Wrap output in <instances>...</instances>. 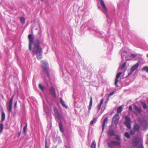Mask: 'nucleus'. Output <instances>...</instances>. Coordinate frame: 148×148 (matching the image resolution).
Here are the masks:
<instances>
[{
	"mask_svg": "<svg viewBox=\"0 0 148 148\" xmlns=\"http://www.w3.org/2000/svg\"><path fill=\"white\" fill-rule=\"evenodd\" d=\"M100 4L103 8L101 9L102 12L106 15L107 18V22L108 23L106 27H108V31L106 34L103 32H101L97 30L93 29L92 28L89 27L88 28L89 31H91V33L94 34L97 36L101 38H105V40L106 43H108L109 46L108 48L109 50H112L113 49V43L110 41L109 40L111 39L113 40H114L115 38L113 35H111L110 34V25L113 22L115 21L114 18H112L109 17L108 15L107 9L105 4V3L103 0H99Z\"/></svg>",
	"mask_w": 148,
	"mask_h": 148,
	"instance_id": "1",
	"label": "nucleus"
},
{
	"mask_svg": "<svg viewBox=\"0 0 148 148\" xmlns=\"http://www.w3.org/2000/svg\"><path fill=\"white\" fill-rule=\"evenodd\" d=\"M28 37L29 42V50H31L32 45L33 44L34 46L32 51L33 55H36L38 60L41 59L42 58L43 51L40 46V44L43 42L44 38L42 36L41 30H38L35 39L33 36L31 34H29Z\"/></svg>",
	"mask_w": 148,
	"mask_h": 148,
	"instance_id": "2",
	"label": "nucleus"
},
{
	"mask_svg": "<svg viewBox=\"0 0 148 148\" xmlns=\"http://www.w3.org/2000/svg\"><path fill=\"white\" fill-rule=\"evenodd\" d=\"M118 19L119 20H122V22L125 21L127 24V16L125 14L127 11V8L123 9L122 6L119 5H118Z\"/></svg>",
	"mask_w": 148,
	"mask_h": 148,
	"instance_id": "3",
	"label": "nucleus"
},
{
	"mask_svg": "<svg viewBox=\"0 0 148 148\" xmlns=\"http://www.w3.org/2000/svg\"><path fill=\"white\" fill-rule=\"evenodd\" d=\"M41 65L42 71L49 78V69L48 64L47 61L42 60L41 61Z\"/></svg>",
	"mask_w": 148,
	"mask_h": 148,
	"instance_id": "4",
	"label": "nucleus"
},
{
	"mask_svg": "<svg viewBox=\"0 0 148 148\" xmlns=\"http://www.w3.org/2000/svg\"><path fill=\"white\" fill-rule=\"evenodd\" d=\"M119 53L121 54L122 62L124 61H126L128 60L127 57L129 56L127 55V52L125 50V48H123L120 51Z\"/></svg>",
	"mask_w": 148,
	"mask_h": 148,
	"instance_id": "5",
	"label": "nucleus"
},
{
	"mask_svg": "<svg viewBox=\"0 0 148 148\" xmlns=\"http://www.w3.org/2000/svg\"><path fill=\"white\" fill-rule=\"evenodd\" d=\"M125 121L124 122V124L125 125L128 129L131 128V120L130 117L126 115L125 117Z\"/></svg>",
	"mask_w": 148,
	"mask_h": 148,
	"instance_id": "6",
	"label": "nucleus"
},
{
	"mask_svg": "<svg viewBox=\"0 0 148 148\" xmlns=\"http://www.w3.org/2000/svg\"><path fill=\"white\" fill-rule=\"evenodd\" d=\"M121 144V142L114 140H111L110 143H108V146L110 148H112L113 147V145L116 146H119Z\"/></svg>",
	"mask_w": 148,
	"mask_h": 148,
	"instance_id": "7",
	"label": "nucleus"
},
{
	"mask_svg": "<svg viewBox=\"0 0 148 148\" xmlns=\"http://www.w3.org/2000/svg\"><path fill=\"white\" fill-rule=\"evenodd\" d=\"M139 66V64L138 63L133 66L131 68L130 73H128V75L126 76V78H127L128 77H130L134 71L138 68Z\"/></svg>",
	"mask_w": 148,
	"mask_h": 148,
	"instance_id": "8",
	"label": "nucleus"
},
{
	"mask_svg": "<svg viewBox=\"0 0 148 148\" xmlns=\"http://www.w3.org/2000/svg\"><path fill=\"white\" fill-rule=\"evenodd\" d=\"M119 116V115L118 114H116L112 118V121L115 125H117L119 122L120 119Z\"/></svg>",
	"mask_w": 148,
	"mask_h": 148,
	"instance_id": "9",
	"label": "nucleus"
},
{
	"mask_svg": "<svg viewBox=\"0 0 148 148\" xmlns=\"http://www.w3.org/2000/svg\"><path fill=\"white\" fill-rule=\"evenodd\" d=\"M53 111L56 118L58 120H60L61 119V117L60 114L58 112V110L56 107H55L54 108Z\"/></svg>",
	"mask_w": 148,
	"mask_h": 148,
	"instance_id": "10",
	"label": "nucleus"
},
{
	"mask_svg": "<svg viewBox=\"0 0 148 148\" xmlns=\"http://www.w3.org/2000/svg\"><path fill=\"white\" fill-rule=\"evenodd\" d=\"M140 140L137 138H134L132 141V145L134 147H136L140 143Z\"/></svg>",
	"mask_w": 148,
	"mask_h": 148,
	"instance_id": "11",
	"label": "nucleus"
},
{
	"mask_svg": "<svg viewBox=\"0 0 148 148\" xmlns=\"http://www.w3.org/2000/svg\"><path fill=\"white\" fill-rule=\"evenodd\" d=\"M122 73V72H119L116 75V77L115 79V84L116 87H118V86L117 85V83L118 82V79L120 77V76Z\"/></svg>",
	"mask_w": 148,
	"mask_h": 148,
	"instance_id": "12",
	"label": "nucleus"
},
{
	"mask_svg": "<svg viewBox=\"0 0 148 148\" xmlns=\"http://www.w3.org/2000/svg\"><path fill=\"white\" fill-rule=\"evenodd\" d=\"M50 94L52 95L54 97H56V91L54 88L52 87L49 90Z\"/></svg>",
	"mask_w": 148,
	"mask_h": 148,
	"instance_id": "13",
	"label": "nucleus"
},
{
	"mask_svg": "<svg viewBox=\"0 0 148 148\" xmlns=\"http://www.w3.org/2000/svg\"><path fill=\"white\" fill-rule=\"evenodd\" d=\"M107 135L109 136H115V132L113 130H109L107 132Z\"/></svg>",
	"mask_w": 148,
	"mask_h": 148,
	"instance_id": "14",
	"label": "nucleus"
},
{
	"mask_svg": "<svg viewBox=\"0 0 148 148\" xmlns=\"http://www.w3.org/2000/svg\"><path fill=\"white\" fill-rule=\"evenodd\" d=\"M140 127L139 125L136 124L134 125L133 129L135 131L137 132L139 130Z\"/></svg>",
	"mask_w": 148,
	"mask_h": 148,
	"instance_id": "15",
	"label": "nucleus"
},
{
	"mask_svg": "<svg viewBox=\"0 0 148 148\" xmlns=\"http://www.w3.org/2000/svg\"><path fill=\"white\" fill-rule=\"evenodd\" d=\"M92 99L91 97H90V101L89 103V105L88 106V114H89L90 113V111L91 109L92 105Z\"/></svg>",
	"mask_w": 148,
	"mask_h": 148,
	"instance_id": "16",
	"label": "nucleus"
},
{
	"mask_svg": "<svg viewBox=\"0 0 148 148\" xmlns=\"http://www.w3.org/2000/svg\"><path fill=\"white\" fill-rule=\"evenodd\" d=\"M108 120V117H106L105 119H104V121H103L102 126V131L103 132L104 131V128L105 126V125L106 123H107V122Z\"/></svg>",
	"mask_w": 148,
	"mask_h": 148,
	"instance_id": "17",
	"label": "nucleus"
},
{
	"mask_svg": "<svg viewBox=\"0 0 148 148\" xmlns=\"http://www.w3.org/2000/svg\"><path fill=\"white\" fill-rule=\"evenodd\" d=\"M60 102L62 106L66 109H67L68 107L66 105L65 102L61 98L60 99Z\"/></svg>",
	"mask_w": 148,
	"mask_h": 148,
	"instance_id": "18",
	"label": "nucleus"
},
{
	"mask_svg": "<svg viewBox=\"0 0 148 148\" xmlns=\"http://www.w3.org/2000/svg\"><path fill=\"white\" fill-rule=\"evenodd\" d=\"M59 128L60 129V131L62 133H63L64 132V130L63 124L61 122H60L59 123Z\"/></svg>",
	"mask_w": 148,
	"mask_h": 148,
	"instance_id": "19",
	"label": "nucleus"
},
{
	"mask_svg": "<svg viewBox=\"0 0 148 148\" xmlns=\"http://www.w3.org/2000/svg\"><path fill=\"white\" fill-rule=\"evenodd\" d=\"M27 123H25V126L24 127L23 129V133L25 135H26V134L27 132Z\"/></svg>",
	"mask_w": 148,
	"mask_h": 148,
	"instance_id": "20",
	"label": "nucleus"
},
{
	"mask_svg": "<svg viewBox=\"0 0 148 148\" xmlns=\"http://www.w3.org/2000/svg\"><path fill=\"white\" fill-rule=\"evenodd\" d=\"M126 62H124L123 64L121 66H120L119 67L118 71H119L120 70H121L125 68L126 66Z\"/></svg>",
	"mask_w": 148,
	"mask_h": 148,
	"instance_id": "21",
	"label": "nucleus"
},
{
	"mask_svg": "<svg viewBox=\"0 0 148 148\" xmlns=\"http://www.w3.org/2000/svg\"><path fill=\"white\" fill-rule=\"evenodd\" d=\"M103 99H102L101 100L100 103L98 105V106H97V108L98 111L100 110L101 108V105L103 104Z\"/></svg>",
	"mask_w": 148,
	"mask_h": 148,
	"instance_id": "22",
	"label": "nucleus"
},
{
	"mask_svg": "<svg viewBox=\"0 0 148 148\" xmlns=\"http://www.w3.org/2000/svg\"><path fill=\"white\" fill-rule=\"evenodd\" d=\"M14 97V95H13L9 101V103L8 105V106H12L13 100Z\"/></svg>",
	"mask_w": 148,
	"mask_h": 148,
	"instance_id": "23",
	"label": "nucleus"
},
{
	"mask_svg": "<svg viewBox=\"0 0 148 148\" xmlns=\"http://www.w3.org/2000/svg\"><path fill=\"white\" fill-rule=\"evenodd\" d=\"M5 113L3 112H2L1 113V121L2 122H3L5 119Z\"/></svg>",
	"mask_w": 148,
	"mask_h": 148,
	"instance_id": "24",
	"label": "nucleus"
},
{
	"mask_svg": "<svg viewBox=\"0 0 148 148\" xmlns=\"http://www.w3.org/2000/svg\"><path fill=\"white\" fill-rule=\"evenodd\" d=\"M96 143L95 140L92 141V144L90 145L91 148H96Z\"/></svg>",
	"mask_w": 148,
	"mask_h": 148,
	"instance_id": "25",
	"label": "nucleus"
},
{
	"mask_svg": "<svg viewBox=\"0 0 148 148\" xmlns=\"http://www.w3.org/2000/svg\"><path fill=\"white\" fill-rule=\"evenodd\" d=\"M122 110V107L121 106L119 107L117 109V114H118L121 113Z\"/></svg>",
	"mask_w": 148,
	"mask_h": 148,
	"instance_id": "26",
	"label": "nucleus"
},
{
	"mask_svg": "<svg viewBox=\"0 0 148 148\" xmlns=\"http://www.w3.org/2000/svg\"><path fill=\"white\" fill-rule=\"evenodd\" d=\"M20 22L23 24H25V18L23 17H19Z\"/></svg>",
	"mask_w": 148,
	"mask_h": 148,
	"instance_id": "27",
	"label": "nucleus"
},
{
	"mask_svg": "<svg viewBox=\"0 0 148 148\" xmlns=\"http://www.w3.org/2000/svg\"><path fill=\"white\" fill-rule=\"evenodd\" d=\"M135 110L138 113H140L142 112V109L141 108L138 107L136 106H135Z\"/></svg>",
	"mask_w": 148,
	"mask_h": 148,
	"instance_id": "28",
	"label": "nucleus"
},
{
	"mask_svg": "<svg viewBox=\"0 0 148 148\" xmlns=\"http://www.w3.org/2000/svg\"><path fill=\"white\" fill-rule=\"evenodd\" d=\"M114 139H115L116 140H118V141L120 142L121 141V137L117 135H115V137L114 138Z\"/></svg>",
	"mask_w": 148,
	"mask_h": 148,
	"instance_id": "29",
	"label": "nucleus"
},
{
	"mask_svg": "<svg viewBox=\"0 0 148 148\" xmlns=\"http://www.w3.org/2000/svg\"><path fill=\"white\" fill-rule=\"evenodd\" d=\"M141 104L144 109H145L147 108V107L146 104L145 102H142L141 103Z\"/></svg>",
	"mask_w": 148,
	"mask_h": 148,
	"instance_id": "30",
	"label": "nucleus"
},
{
	"mask_svg": "<svg viewBox=\"0 0 148 148\" xmlns=\"http://www.w3.org/2000/svg\"><path fill=\"white\" fill-rule=\"evenodd\" d=\"M97 119L96 117L95 118H93L92 120L90 122V124L91 125H92L94 123L96 122L97 121Z\"/></svg>",
	"mask_w": 148,
	"mask_h": 148,
	"instance_id": "31",
	"label": "nucleus"
},
{
	"mask_svg": "<svg viewBox=\"0 0 148 148\" xmlns=\"http://www.w3.org/2000/svg\"><path fill=\"white\" fill-rule=\"evenodd\" d=\"M124 136L127 138H130V135L128 132H125L124 134Z\"/></svg>",
	"mask_w": 148,
	"mask_h": 148,
	"instance_id": "32",
	"label": "nucleus"
},
{
	"mask_svg": "<svg viewBox=\"0 0 148 148\" xmlns=\"http://www.w3.org/2000/svg\"><path fill=\"white\" fill-rule=\"evenodd\" d=\"M124 1L125 5L127 7L129 4L130 0H124Z\"/></svg>",
	"mask_w": 148,
	"mask_h": 148,
	"instance_id": "33",
	"label": "nucleus"
},
{
	"mask_svg": "<svg viewBox=\"0 0 148 148\" xmlns=\"http://www.w3.org/2000/svg\"><path fill=\"white\" fill-rule=\"evenodd\" d=\"M8 112L9 113L12 112V106H8L7 108Z\"/></svg>",
	"mask_w": 148,
	"mask_h": 148,
	"instance_id": "34",
	"label": "nucleus"
},
{
	"mask_svg": "<svg viewBox=\"0 0 148 148\" xmlns=\"http://www.w3.org/2000/svg\"><path fill=\"white\" fill-rule=\"evenodd\" d=\"M142 70L143 71H145L147 73H148V67L146 66L143 67L142 69Z\"/></svg>",
	"mask_w": 148,
	"mask_h": 148,
	"instance_id": "35",
	"label": "nucleus"
},
{
	"mask_svg": "<svg viewBox=\"0 0 148 148\" xmlns=\"http://www.w3.org/2000/svg\"><path fill=\"white\" fill-rule=\"evenodd\" d=\"M130 83L128 82H123V85L124 86H126L129 85Z\"/></svg>",
	"mask_w": 148,
	"mask_h": 148,
	"instance_id": "36",
	"label": "nucleus"
},
{
	"mask_svg": "<svg viewBox=\"0 0 148 148\" xmlns=\"http://www.w3.org/2000/svg\"><path fill=\"white\" fill-rule=\"evenodd\" d=\"M115 93V92L114 91H112L111 92H110L108 95V97H109L111 96L114 95Z\"/></svg>",
	"mask_w": 148,
	"mask_h": 148,
	"instance_id": "37",
	"label": "nucleus"
},
{
	"mask_svg": "<svg viewBox=\"0 0 148 148\" xmlns=\"http://www.w3.org/2000/svg\"><path fill=\"white\" fill-rule=\"evenodd\" d=\"M135 132L136 131H135L134 130V131L131 130L130 131V134L131 135H133L135 134Z\"/></svg>",
	"mask_w": 148,
	"mask_h": 148,
	"instance_id": "38",
	"label": "nucleus"
},
{
	"mask_svg": "<svg viewBox=\"0 0 148 148\" xmlns=\"http://www.w3.org/2000/svg\"><path fill=\"white\" fill-rule=\"evenodd\" d=\"M45 148H49L47 146V139H45Z\"/></svg>",
	"mask_w": 148,
	"mask_h": 148,
	"instance_id": "39",
	"label": "nucleus"
},
{
	"mask_svg": "<svg viewBox=\"0 0 148 148\" xmlns=\"http://www.w3.org/2000/svg\"><path fill=\"white\" fill-rule=\"evenodd\" d=\"M136 56H137V55L136 54H132L130 55V57L134 58Z\"/></svg>",
	"mask_w": 148,
	"mask_h": 148,
	"instance_id": "40",
	"label": "nucleus"
},
{
	"mask_svg": "<svg viewBox=\"0 0 148 148\" xmlns=\"http://www.w3.org/2000/svg\"><path fill=\"white\" fill-rule=\"evenodd\" d=\"M39 88L41 89L42 91L44 90V88L40 84H39Z\"/></svg>",
	"mask_w": 148,
	"mask_h": 148,
	"instance_id": "41",
	"label": "nucleus"
},
{
	"mask_svg": "<svg viewBox=\"0 0 148 148\" xmlns=\"http://www.w3.org/2000/svg\"><path fill=\"white\" fill-rule=\"evenodd\" d=\"M137 148H143V145L141 144L139 145L138 146Z\"/></svg>",
	"mask_w": 148,
	"mask_h": 148,
	"instance_id": "42",
	"label": "nucleus"
},
{
	"mask_svg": "<svg viewBox=\"0 0 148 148\" xmlns=\"http://www.w3.org/2000/svg\"><path fill=\"white\" fill-rule=\"evenodd\" d=\"M17 101H16L14 103V106L15 108H17Z\"/></svg>",
	"mask_w": 148,
	"mask_h": 148,
	"instance_id": "43",
	"label": "nucleus"
},
{
	"mask_svg": "<svg viewBox=\"0 0 148 148\" xmlns=\"http://www.w3.org/2000/svg\"><path fill=\"white\" fill-rule=\"evenodd\" d=\"M3 125L2 123H0V129H3Z\"/></svg>",
	"mask_w": 148,
	"mask_h": 148,
	"instance_id": "44",
	"label": "nucleus"
},
{
	"mask_svg": "<svg viewBox=\"0 0 148 148\" xmlns=\"http://www.w3.org/2000/svg\"><path fill=\"white\" fill-rule=\"evenodd\" d=\"M129 110L130 111L132 110V108L131 106H130L129 107Z\"/></svg>",
	"mask_w": 148,
	"mask_h": 148,
	"instance_id": "45",
	"label": "nucleus"
},
{
	"mask_svg": "<svg viewBox=\"0 0 148 148\" xmlns=\"http://www.w3.org/2000/svg\"><path fill=\"white\" fill-rule=\"evenodd\" d=\"M21 134V130L20 132L18 133V137H19Z\"/></svg>",
	"mask_w": 148,
	"mask_h": 148,
	"instance_id": "46",
	"label": "nucleus"
},
{
	"mask_svg": "<svg viewBox=\"0 0 148 148\" xmlns=\"http://www.w3.org/2000/svg\"><path fill=\"white\" fill-rule=\"evenodd\" d=\"M65 148H69V145H65Z\"/></svg>",
	"mask_w": 148,
	"mask_h": 148,
	"instance_id": "47",
	"label": "nucleus"
},
{
	"mask_svg": "<svg viewBox=\"0 0 148 148\" xmlns=\"http://www.w3.org/2000/svg\"><path fill=\"white\" fill-rule=\"evenodd\" d=\"M3 129H0V133H1L2 132Z\"/></svg>",
	"mask_w": 148,
	"mask_h": 148,
	"instance_id": "48",
	"label": "nucleus"
},
{
	"mask_svg": "<svg viewBox=\"0 0 148 148\" xmlns=\"http://www.w3.org/2000/svg\"><path fill=\"white\" fill-rule=\"evenodd\" d=\"M145 47H147V48H148V45H147V44H145Z\"/></svg>",
	"mask_w": 148,
	"mask_h": 148,
	"instance_id": "49",
	"label": "nucleus"
},
{
	"mask_svg": "<svg viewBox=\"0 0 148 148\" xmlns=\"http://www.w3.org/2000/svg\"><path fill=\"white\" fill-rule=\"evenodd\" d=\"M103 107H104V109H105V108H106V106H104Z\"/></svg>",
	"mask_w": 148,
	"mask_h": 148,
	"instance_id": "50",
	"label": "nucleus"
},
{
	"mask_svg": "<svg viewBox=\"0 0 148 148\" xmlns=\"http://www.w3.org/2000/svg\"><path fill=\"white\" fill-rule=\"evenodd\" d=\"M53 148H57L56 146L53 147Z\"/></svg>",
	"mask_w": 148,
	"mask_h": 148,
	"instance_id": "51",
	"label": "nucleus"
},
{
	"mask_svg": "<svg viewBox=\"0 0 148 148\" xmlns=\"http://www.w3.org/2000/svg\"><path fill=\"white\" fill-rule=\"evenodd\" d=\"M146 56L148 58V53L147 54Z\"/></svg>",
	"mask_w": 148,
	"mask_h": 148,
	"instance_id": "52",
	"label": "nucleus"
},
{
	"mask_svg": "<svg viewBox=\"0 0 148 148\" xmlns=\"http://www.w3.org/2000/svg\"><path fill=\"white\" fill-rule=\"evenodd\" d=\"M2 97L3 99H4L3 96V95L2 96Z\"/></svg>",
	"mask_w": 148,
	"mask_h": 148,
	"instance_id": "53",
	"label": "nucleus"
},
{
	"mask_svg": "<svg viewBox=\"0 0 148 148\" xmlns=\"http://www.w3.org/2000/svg\"><path fill=\"white\" fill-rule=\"evenodd\" d=\"M122 34H123V35L124 34V32H122Z\"/></svg>",
	"mask_w": 148,
	"mask_h": 148,
	"instance_id": "54",
	"label": "nucleus"
},
{
	"mask_svg": "<svg viewBox=\"0 0 148 148\" xmlns=\"http://www.w3.org/2000/svg\"><path fill=\"white\" fill-rule=\"evenodd\" d=\"M122 26H123V23H122Z\"/></svg>",
	"mask_w": 148,
	"mask_h": 148,
	"instance_id": "55",
	"label": "nucleus"
},
{
	"mask_svg": "<svg viewBox=\"0 0 148 148\" xmlns=\"http://www.w3.org/2000/svg\"><path fill=\"white\" fill-rule=\"evenodd\" d=\"M41 1H42L43 0H40Z\"/></svg>",
	"mask_w": 148,
	"mask_h": 148,
	"instance_id": "56",
	"label": "nucleus"
}]
</instances>
